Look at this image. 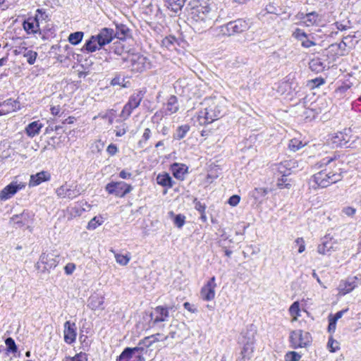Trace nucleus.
Returning a JSON list of instances; mask_svg holds the SVG:
<instances>
[{
	"label": "nucleus",
	"mask_w": 361,
	"mask_h": 361,
	"mask_svg": "<svg viewBox=\"0 0 361 361\" xmlns=\"http://www.w3.org/2000/svg\"><path fill=\"white\" fill-rule=\"evenodd\" d=\"M226 100L224 98L207 97L201 103L197 119L200 125L212 123L226 113Z\"/></svg>",
	"instance_id": "1"
},
{
	"label": "nucleus",
	"mask_w": 361,
	"mask_h": 361,
	"mask_svg": "<svg viewBox=\"0 0 361 361\" xmlns=\"http://www.w3.org/2000/svg\"><path fill=\"white\" fill-rule=\"evenodd\" d=\"M216 18V11L207 5L192 7L190 13L191 26L195 32L200 33L212 27Z\"/></svg>",
	"instance_id": "2"
},
{
	"label": "nucleus",
	"mask_w": 361,
	"mask_h": 361,
	"mask_svg": "<svg viewBox=\"0 0 361 361\" xmlns=\"http://www.w3.org/2000/svg\"><path fill=\"white\" fill-rule=\"evenodd\" d=\"M341 179V175L340 173H332L325 169L315 173L312 177L311 180L314 183V185H312L314 188H326L331 184L336 183Z\"/></svg>",
	"instance_id": "3"
},
{
	"label": "nucleus",
	"mask_w": 361,
	"mask_h": 361,
	"mask_svg": "<svg viewBox=\"0 0 361 361\" xmlns=\"http://www.w3.org/2000/svg\"><path fill=\"white\" fill-rule=\"evenodd\" d=\"M123 61L127 63L126 66L135 72H142L149 65L147 59L139 54H128Z\"/></svg>",
	"instance_id": "4"
},
{
	"label": "nucleus",
	"mask_w": 361,
	"mask_h": 361,
	"mask_svg": "<svg viewBox=\"0 0 361 361\" xmlns=\"http://www.w3.org/2000/svg\"><path fill=\"white\" fill-rule=\"evenodd\" d=\"M249 28L248 23L243 19H237L221 26L220 32L226 36L241 33Z\"/></svg>",
	"instance_id": "5"
},
{
	"label": "nucleus",
	"mask_w": 361,
	"mask_h": 361,
	"mask_svg": "<svg viewBox=\"0 0 361 361\" xmlns=\"http://www.w3.org/2000/svg\"><path fill=\"white\" fill-rule=\"evenodd\" d=\"M59 255L54 252L50 253H42L40 255L39 262L36 264V269L44 272L51 269L55 268L59 262Z\"/></svg>",
	"instance_id": "6"
},
{
	"label": "nucleus",
	"mask_w": 361,
	"mask_h": 361,
	"mask_svg": "<svg viewBox=\"0 0 361 361\" xmlns=\"http://www.w3.org/2000/svg\"><path fill=\"white\" fill-rule=\"evenodd\" d=\"M144 92L142 91H138L130 97L128 102L124 105L120 114V116L123 120L128 118L133 111L139 106L141 101L142 100Z\"/></svg>",
	"instance_id": "7"
},
{
	"label": "nucleus",
	"mask_w": 361,
	"mask_h": 361,
	"mask_svg": "<svg viewBox=\"0 0 361 361\" xmlns=\"http://www.w3.org/2000/svg\"><path fill=\"white\" fill-rule=\"evenodd\" d=\"M26 183L18 181L17 177L0 191V200L6 201L13 197L18 191L23 190Z\"/></svg>",
	"instance_id": "8"
},
{
	"label": "nucleus",
	"mask_w": 361,
	"mask_h": 361,
	"mask_svg": "<svg viewBox=\"0 0 361 361\" xmlns=\"http://www.w3.org/2000/svg\"><path fill=\"white\" fill-rule=\"evenodd\" d=\"M242 342L244 345L240 353L241 356L237 360V361H247L251 358L254 351V333L247 332L246 335L243 336Z\"/></svg>",
	"instance_id": "9"
},
{
	"label": "nucleus",
	"mask_w": 361,
	"mask_h": 361,
	"mask_svg": "<svg viewBox=\"0 0 361 361\" xmlns=\"http://www.w3.org/2000/svg\"><path fill=\"white\" fill-rule=\"evenodd\" d=\"M290 341L294 348H303L311 341V336L308 332L298 329L292 331L290 335Z\"/></svg>",
	"instance_id": "10"
},
{
	"label": "nucleus",
	"mask_w": 361,
	"mask_h": 361,
	"mask_svg": "<svg viewBox=\"0 0 361 361\" xmlns=\"http://www.w3.org/2000/svg\"><path fill=\"white\" fill-rule=\"evenodd\" d=\"M105 189L109 194L114 195L116 197H123L126 194L129 193L132 190L133 188L130 185H128L123 181H119L108 183L106 185Z\"/></svg>",
	"instance_id": "11"
},
{
	"label": "nucleus",
	"mask_w": 361,
	"mask_h": 361,
	"mask_svg": "<svg viewBox=\"0 0 361 361\" xmlns=\"http://www.w3.org/2000/svg\"><path fill=\"white\" fill-rule=\"evenodd\" d=\"M36 13L35 17H29L23 23L24 30L29 35L39 32V14L43 15L44 12L42 11V9L38 8Z\"/></svg>",
	"instance_id": "12"
},
{
	"label": "nucleus",
	"mask_w": 361,
	"mask_h": 361,
	"mask_svg": "<svg viewBox=\"0 0 361 361\" xmlns=\"http://www.w3.org/2000/svg\"><path fill=\"white\" fill-rule=\"evenodd\" d=\"M56 195L60 198L73 200L80 195V190L78 185H68L66 184L58 188L56 190Z\"/></svg>",
	"instance_id": "13"
},
{
	"label": "nucleus",
	"mask_w": 361,
	"mask_h": 361,
	"mask_svg": "<svg viewBox=\"0 0 361 361\" xmlns=\"http://www.w3.org/2000/svg\"><path fill=\"white\" fill-rule=\"evenodd\" d=\"M295 166L293 160H286L274 164L272 171L275 176L287 177L291 173L292 169Z\"/></svg>",
	"instance_id": "14"
},
{
	"label": "nucleus",
	"mask_w": 361,
	"mask_h": 361,
	"mask_svg": "<svg viewBox=\"0 0 361 361\" xmlns=\"http://www.w3.org/2000/svg\"><path fill=\"white\" fill-rule=\"evenodd\" d=\"M171 307L164 306H157L154 308V312L149 314L152 320V324L154 326L155 324L168 320L169 317V310Z\"/></svg>",
	"instance_id": "15"
},
{
	"label": "nucleus",
	"mask_w": 361,
	"mask_h": 361,
	"mask_svg": "<svg viewBox=\"0 0 361 361\" xmlns=\"http://www.w3.org/2000/svg\"><path fill=\"white\" fill-rule=\"evenodd\" d=\"M215 277H212L207 283L202 288L200 291L201 298L206 301L212 300L215 297Z\"/></svg>",
	"instance_id": "16"
},
{
	"label": "nucleus",
	"mask_w": 361,
	"mask_h": 361,
	"mask_svg": "<svg viewBox=\"0 0 361 361\" xmlns=\"http://www.w3.org/2000/svg\"><path fill=\"white\" fill-rule=\"evenodd\" d=\"M99 45L102 47L109 44L115 37L114 30L112 28L104 27L96 35Z\"/></svg>",
	"instance_id": "17"
},
{
	"label": "nucleus",
	"mask_w": 361,
	"mask_h": 361,
	"mask_svg": "<svg viewBox=\"0 0 361 361\" xmlns=\"http://www.w3.org/2000/svg\"><path fill=\"white\" fill-rule=\"evenodd\" d=\"M76 325L74 322L67 321L64 324V341L68 344H71L75 341L76 339Z\"/></svg>",
	"instance_id": "18"
},
{
	"label": "nucleus",
	"mask_w": 361,
	"mask_h": 361,
	"mask_svg": "<svg viewBox=\"0 0 361 361\" xmlns=\"http://www.w3.org/2000/svg\"><path fill=\"white\" fill-rule=\"evenodd\" d=\"M20 102L18 100L8 99L0 102V116L20 109Z\"/></svg>",
	"instance_id": "19"
},
{
	"label": "nucleus",
	"mask_w": 361,
	"mask_h": 361,
	"mask_svg": "<svg viewBox=\"0 0 361 361\" xmlns=\"http://www.w3.org/2000/svg\"><path fill=\"white\" fill-rule=\"evenodd\" d=\"M269 191L264 188H255L250 192L252 203L257 207L259 206L266 200Z\"/></svg>",
	"instance_id": "20"
},
{
	"label": "nucleus",
	"mask_w": 361,
	"mask_h": 361,
	"mask_svg": "<svg viewBox=\"0 0 361 361\" xmlns=\"http://www.w3.org/2000/svg\"><path fill=\"white\" fill-rule=\"evenodd\" d=\"M331 141L334 147H347V144L350 141V136L347 133L338 132L331 137Z\"/></svg>",
	"instance_id": "21"
},
{
	"label": "nucleus",
	"mask_w": 361,
	"mask_h": 361,
	"mask_svg": "<svg viewBox=\"0 0 361 361\" xmlns=\"http://www.w3.org/2000/svg\"><path fill=\"white\" fill-rule=\"evenodd\" d=\"M102 47L99 45V41L96 35H92L89 39L86 40L85 44L81 49V51L83 52L92 53L97 50H99Z\"/></svg>",
	"instance_id": "22"
},
{
	"label": "nucleus",
	"mask_w": 361,
	"mask_h": 361,
	"mask_svg": "<svg viewBox=\"0 0 361 361\" xmlns=\"http://www.w3.org/2000/svg\"><path fill=\"white\" fill-rule=\"evenodd\" d=\"M50 178V174L48 172L42 171L30 176L29 186H37L41 184L42 182L49 180Z\"/></svg>",
	"instance_id": "23"
},
{
	"label": "nucleus",
	"mask_w": 361,
	"mask_h": 361,
	"mask_svg": "<svg viewBox=\"0 0 361 361\" xmlns=\"http://www.w3.org/2000/svg\"><path fill=\"white\" fill-rule=\"evenodd\" d=\"M30 217V214L24 211L20 214L13 215L11 219V221L14 225H16L17 227L21 228L29 223Z\"/></svg>",
	"instance_id": "24"
},
{
	"label": "nucleus",
	"mask_w": 361,
	"mask_h": 361,
	"mask_svg": "<svg viewBox=\"0 0 361 361\" xmlns=\"http://www.w3.org/2000/svg\"><path fill=\"white\" fill-rule=\"evenodd\" d=\"M144 350L142 347L126 348L119 356V360L133 361V355Z\"/></svg>",
	"instance_id": "25"
},
{
	"label": "nucleus",
	"mask_w": 361,
	"mask_h": 361,
	"mask_svg": "<svg viewBox=\"0 0 361 361\" xmlns=\"http://www.w3.org/2000/svg\"><path fill=\"white\" fill-rule=\"evenodd\" d=\"M171 169L173 176L178 180H183L188 171V167H186L185 165L178 163L173 164L171 166Z\"/></svg>",
	"instance_id": "26"
},
{
	"label": "nucleus",
	"mask_w": 361,
	"mask_h": 361,
	"mask_svg": "<svg viewBox=\"0 0 361 361\" xmlns=\"http://www.w3.org/2000/svg\"><path fill=\"white\" fill-rule=\"evenodd\" d=\"M322 240V243L318 245L317 252L322 255H326L333 250L334 243L331 242V238H329L327 236H325Z\"/></svg>",
	"instance_id": "27"
},
{
	"label": "nucleus",
	"mask_w": 361,
	"mask_h": 361,
	"mask_svg": "<svg viewBox=\"0 0 361 361\" xmlns=\"http://www.w3.org/2000/svg\"><path fill=\"white\" fill-rule=\"evenodd\" d=\"M42 127L43 124L39 121H33L27 126L25 132L29 137H33L39 133Z\"/></svg>",
	"instance_id": "28"
},
{
	"label": "nucleus",
	"mask_w": 361,
	"mask_h": 361,
	"mask_svg": "<svg viewBox=\"0 0 361 361\" xmlns=\"http://www.w3.org/2000/svg\"><path fill=\"white\" fill-rule=\"evenodd\" d=\"M178 110V99L174 95H171L166 104L164 113L166 115H171L176 113Z\"/></svg>",
	"instance_id": "29"
},
{
	"label": "nucleus",
	"mask_w": 361,
	"mask_h": 361,
	"mask_svg": "<svg viewBox=\"0 0 361 361\" xmlns=\"http://www.w3.org/2000/svg\"><path fill=\"white\" fill-rule=\"evenodd\" d=\"M19 53L23 55L24 58L26 59L27 62L30 65H33L35 63L36 59L37 57V53L35 51L28 49L27 47H20Z\"/></svg>",
	"instance_id": "30"
},
{
	"label": "nucleus",
	"mask_w": 361,
	"mask_h": 361,
	"mask_svg": "<svg viewBox=\"0 0 361 361\" xmlns=\"http://www.w3.org/2000/svg\"><path fill=\"white\" fill-rule=\"evenodd\" d=\"M157 183L161 186L171 188L173 186L175 182L172 180L169 173H164L159 174L157 176Z\"/></svg>",
	"instance_id": "31"
},
{
	"label": "nucleus",
	"mask_w": 361,
	"mask_h": 361,
	"mask_svg": "<svg viewBox=\"0 0 361 361\" xmlns=\"http://www.w3.org/2000/svg\"><path fill=\"white\" fill-rule=\"evenodd\" d=\"M186 0H165L166 7L175 13L180 11Z\"/></svg>",
	"instance_id": "32"
},
{
	"label": "nucleus",
	"mask_w": 361,
	"mask_h": 361,
	"mask_svg": "<svg viewBox=\"0 0 361 361\" xmlns=\"http://www.w3.org/2000/svg\"><path fill=\"white\" fill-rule=\"evenodd\" d=\"M114 35L115 37L123 40L130 35V29L124 24H116Z\"/></svg>",
	"instance_id": "33"
},
{
	"label": "nucleus",
	"mask_w": 361,
	"mask_h": 361,
	"mask_svg": "<svg viewBox=\"0 0 361 361\" xmlns=\"http://www.w3.org/2000/svg\"><path fill=\"white\" fill-rule=\"evenodd\" d=\"M318 17V13L315 11H312L306 13L304 17H300V20H302L307 26H312L317 23Z\"/></svg>",
	"instance_id": "34"
},
{
	"label": "nucleus",
	"mask_w": 361,
	"mask_h": 361,
	"mask_svg": "<svg viewBox=\"0 0 361 361\" xmlns=\"http://www.w3.org/2000/svg\"><path fill=\"white\" fill-rule=\"evenodd\" d=\"M309 66L312 71L316 73L322 72L325 68L324 63L319 58L312 59L309 63Z\"/></svg>",
	"instance_id": "35"
},
{
	"label": "nucleus",
	"mask_w": 361,
	"mask_h": 361,
	"mask_svg": "<svg viewBox=\"0 0 361 361\" xmlns=\"http://www.w3.org/2000/svg\"><path fill=\"white\" fill-rule=\"evenodd\" d=\"M357 286V277L348 279L341 288L343 294H346L352 291Z\"/></svg>",
	"instance_id": "36"
},
{
	"label": "nucleus",
	"mask_w": 361,
	"mask_h": 361,
	"mask_svg": "<svg viewBox=\"0 0 361 361\" xmlns=\"http://www.w3.org/2000/svg\"><path fill=\"white\" fill-rule=\"evenodd\" d=\"M104 304V298L99 296H92L90 298L88 306L94 310L97 309H104L102 306Z\"/></svg>",
	"instance_id": "37"
},
{
	"label": "nucleus",
	"mask_w": 361,
	"mask_h": 361,
	"mask_svg": "<svg viewBox=\"0 0 361 361\" xmlns=\"http://www.w3.org/2000/svg\"><path fill=\"white\" fill-rule=\"evenodd\" d=\"M84 37V32L78 31L72 32L68 36V42L73 45H78L81 42Z\"/></svg>",
	"instance_id": "38"
},
{
	"label": "nucleus",
	"mask_w": 361,
	"mask_h": 361,
	"mask_svg": "<svg viewBox=\"0 0 361 361\" xmlns=\"http://www.w3.org/2000/svg\"><path fill=\"white\" fill-rule=\"evenodd\" d=\"M189 130H190V126L187 124L182 125L180 126H179L177 128L176 132L173 135L174 139H176V140L183 139L187 133L189 131Z\"/></svg>",
	"instance_id": "39"
},
{
	"label": "nucleus",
	"mask_w": 361,
	"mask_h": 361,
	"mask_svg": "<svg viewBox=\"0 0 361 361\" xmlns=\"http://www.w3.org/2000/svg\"><path fill=\"white\" fill-rule=\"evenodd\" d=\"M290 314L293 317L292 321H296L298 319V317H299L300 310V303L298 301L294 302L289 308Z\"/></svg>",
	"instance_id": "40"
},
{
	"label": "nucleus",
	"mask_w": 361,
	"mask_h": 361,
	"mask_svg": "<svg viewBox=\"0 0 361 361\" xmlns=\"http://www.w3.org/2000/svg\"><path fill=\"white\" fill-rule=\"evenodd\" d=\"M103 222H104V221L102 219V217H101V216H99V217L94 216L88 223L87 228L88 230H94L99 226L102 225Z\"/></svg>",
	"instance_id": "41"
},
{
	"label": "nucleus",
	"mask_w": 361,
	"mask_h": 361,
	"mask_svg": "<svg viewBox=\"0 0 361 361\" xmlns=\"http://www.w3.org/2000/svg\"><path fill=\"white\" fill-rule=\"evenodd\" d=\"M115 259L118 264L121 266H126L130 260V255H121L118 253L115 254Z\"/></svg>",
	"instance_id": "42"
},
{
	"label": "nucleus",
	"mask_w": 361,
	"mask_h": 361,
	"mask_svg": "<svg viewBox=\"0 0 361 361\" xmlns=\"http://www.w3.org/2000/svg\"><path fill=\"white\" fill-rule=\"evenodd\" d=\"M5 344L7 347V351L11 353H16L18 350V347L15 343V341L11 338L8 337L5 340Z\"/></svg>",
	"instance_id": "43"
},
{
	"label": "nucleus",
	"mask_w": 361,
	"mask_h": 361,
	"mask_svg": "<svg viewBox=\"0 0 361 361\" xmlns=\"http://www.w3.org/2000/svg\"><path fill=\"white\" fill-rule=\"evenodd\" d=\"M276 177H277L276 185L279 188H280V189L290 188L291 185L288 182L287 177H281V176H276Z\"/></svg>",
	"instance_id": "44"
},
{
	"label": "nucleus",
	"mask_w": 361,
	"mask_h": 361,
	"mask_svg": "<svg viewBox=\"0 0 361 361\" xmlns=\"http://www.w3.org/2000/svg\"><path fill=\"white\" fill-rule=\"evenodd\" d=\"M151 130L149 128H145L142 136V139L138 142V145L140 147H143V144H145L151 137Z\"/></svg>",
	"instance_id": "45"
},
{
	"label": "nucleus",
	"mask_w": 361,
	"mask_h": 361,
	"mask_svg": "<svg viewBox=\"0 0 361 361\" xmlns=\"http://www.w3.org/2000/svg\"><path fill=\"white\" fill-rule=\"evenodd\" d=\"M124 82H125V79L123 78H121L120 75H118L111 80V85L113 86L121 85L123 87H128L127 83H128V82H127L126 83H124Z\"/></svg>",
	"instance_id": "46"
},
{
	"label": "nucleus",
	"mask_w": 361,
	"mask_h": 361,
	"mask_svg": "<svg viewBox=\"0 0 361 361\" xmlns=\"http://www.w3.org/2000/svg\"><path fill=\"white\" fill-rule=\"evenodd\" d=\"M302 147L301 141L296 139L291 140L289 142L288 147L290 150L295 152Z\"/></svg>",
	"instance_id": "47"
},
{
	"label": "nucleus",
	"mask_w": 361,
	"mask_h": 361,
	"mask_svg": "<svg viewBox=\"0 0 361 361\" xmlns=\"http://www.w3.org/2000/svg\"><path fill=\"white\" fill-rule=\"evenodd\" d=\"M127 130L128 126L123 123L120 126H116L114 132L117 137H121L126 133Z\"/></svg>",
	"instance_id": "48"
},
{
	"label": "nucleus",
	"mask_w": 361,
	"mask_h": 361,
	"mask_svg": "<svg viewBox=\"0 0 361 361\" xmlns=\"http://www.w3.org/2000/svg\"><path fill=\"white\" fill-rule=\"evenodd\" d=\"M185 217L184 215L177 214L174 217L173 223L178 228H182L183 226L184 225L185 221Z\"/></svg>",
	"instance_id": "49"
},
{
	"label": "nucleus",
	"mask_w": 361,
	"mask_h": 361,
	"mask_svg": "<svg viewBox=\"0 0 361 361\" xmlns=\"http://www.w3.org/2000/svg\"><path fill=\"white\" fill-rule=\"evenodd\" d=\"M301 355L294 351L288 352L286 355V361H299Z\"/></svg>",
	"instance_id": "50"
},
{
	"label": "nucleus",
	"mask_w": 361,
	"mask_h": 361,
	"mask_svg": "<svg viewBox=\"0 0 361 361\" xmlns=\"http://www.w3.org/2000/svg\"><path fill=\"white\" fill-rule=\"evenodd\" d=\"M156 336H161L160 334H156L154 335H152L150 336L145 337L144 339L141 340L139 342V345H143L146 347H149L152 345V342L150 341L151 338L156 337Z\"/></svg>",
	"instance_id": "51"
},
{
	"label": "nucleus",
	"mask_w": 361,
	"mask_h": 361,
	"mask_svg": "<svg viewBox=\"0 0 361 361\" xmlns=\"http://www.w3.org/2000/svg\"><path fill=\"white\" fill-rule=\"evenodd\" d=\"M356 209L352 207H345L342 209V213L345 215L353 217L356 213Z\"/></svg>",
	"instance_id": "52"
},
{
	"label": "nucleus",
	"mask_w": 361,
	"mask_h": 361,
	"mask_svg": "<svg viewBox=\"0 0 361 361\" xmlns=\"http://www.w3.org/2000/svg\"><path fill=\"white\" fill-rule=\"evenodd\" d=\"M295 245L298 246V252L302 253L305 250V241L302 238H298L295 240Z\"/></svg>",
	"instance_id": "53"
},
{
	"label": "nucleus",
	"mask_w": 361,
	"mask_h": 361,
	"mask_svg": "<svg viewBox=\"0 0 361 361\" xmlns=\"http://www.w3.org/2000/svg\"><path fill=\"white\" fill-rule=\"evenodd\" d=\"M111 49L116 54L121 55L123 51V45L120 42L114 43V46L111 48Z\"/></svg>",
	"instance_id": "54"
},
{
	"label": "nucleus",
	"mask_w": 361,
	"mask_h": 361,
	"mask_svg": "<svg viewBox=\"0 0 361 361\" xmlns=\"http://www.w3.org/2000/svg\"><path fill=\"white\" fill-rule=\"evenodd\" d=\"M70 361H87V356L85 353H80L70 357Z\"/></svg>",
	"instance_id": "55"
},
{
	"label": "nucleus",
	"mask_w": 361,
	"mask_h": 361,
	"mask_svg": "<svg viewBox=\"0 0 361 361\" xmlns=\"http://www.w3.org/2000/svg\"><path fill=\"white\" fill-rule=\"evenodd\" d=\"M306 32H305L302 30L300 28L295 29V30L293 33V37L296 39H302V37H306Z\"/></svg>",
	"instance_id": "56"
},
{
	"label": "nucleus",
	"mask_w": 361,
	"mask_h": 361,
	"mask_svg": "<svg viewBox=\"0 0 361 361\" xmlns=\"http://www.w3.org/2000/svg\"><path fill=\"white\" fill-rule=\"evenodd\" d=\"M316 42L314 40V37H308L307 39H305V42H303V44L302 45L304 48H310L311 47L315 46Z\"/></svg>",
	"instance_id": "57"
},
{
	"label": "nucleus",
	"mask_w": 361,
	"mask_h": 361,
	"mask_svg": "<svg viewBox=\"0 0 361 361\" xmlns=\"http://www.w3.org/2000/svg\"><path fill=\"white\" fill-rule=\"evenodd\" d=\"M75 269V265L73 263H68L64 267L65 273L68 275L72 274Z\"/></svg>",
	"instance_id": "58"
},
{
	"label": "nucleus",
	"mask_w": 361,
	"mask_h": 361,
	"mask_svg": "<svg viewBox=\"0 0 361 361\" xmlns=\"http://www.w3.org/2000/svg\"><path fill=\"white\" fill-rule=\"evenodd\" d=\"M195 208L200 213L205 211L206 205L204 204L201 203L200 201H197V199L194 201Z\"/></svg>",
	"instance_id": "59"
},
{
	"label": "nucleus",
	"mask_w": 361,
	"mask_h": 361,
	"mask_svg": "<svg viewBox=\"0 0 361 361\" xmlns=\"http://www.w3.org/2000/svg\"><path fill=\"white\" fill-rule=\"evenodd\" d=\"M328 346L331 352H335L338 348V343L331 338H329L328 341Z\"/></svg>",
	"instance_id": "60"
},
{
	"label": "nucleus",
	"mask_w": 361,
	"mask_h": 361,
	"mask_svg": "<svg viewBox=\"0 0 361 361\" xmlns=\"http://www.w3.org/2000/svg\"><path fill=\"white\" fill-rule=\"evenodd\" d=\"M240 197L238 195H234L231 196L228 200V204L231 206H236L240 202Z\"/></svg>",
	"instance_id": "61"
},
{
	"label": "nucleus",
	"mask_w": 361,
	"mask_h": 361,
	"mask_svg": "<svg viewBox=\"0 0 361 361\" xmlns=\"http://www.w3.org/2000/svg\"><path fill=\"white\" fill-rule=\"evenodd\" d=\"M174 41H176L175 37H165L163 39L162 43H163V44L164 46L168 47L169 45L173 44Z\"/></svg>",
	"instance_id": "62"
},
{
	"label": "nucleus",
	"mask_w": 361,
	"mask_h": 361,
	"mask_svg": "<svg viewBox=\"0 0 361 361\" xmlns=\"http://www.w3.org/2000/svg\"><path fill=\"white\" fill-rule=\"evenodd\" d=\"M106 151L110 155H114L117 152L118 149L115 145L111 144L107 147Z\"/></svg>",
	"instance_id": "63"
},
{
	"label": "nucleus",
	"mask_w": 361,
	"mask_h": 361,
	"mask_svg": "<svg viewBox=\"0 0 361 361\" xmlns=\"http://www.w3.org/2000/svg\"><path fill=\"white\" fill-rule=\"evenodd\" d=\"M312 82L314 83V87H319L320 85L324 84L325 80L322 78H317L312 80Z\"/></svg>",
	"instance_id": "64"
}]
</instances>
